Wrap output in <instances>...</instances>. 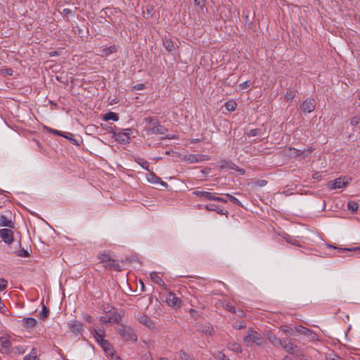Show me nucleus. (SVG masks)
Returning a JSON list of instances; mask_svg holds the SVG:
<instances>
[{
  "mask_svg": "<svg viewBox=\"0 0 360 360\" xmlns=\"http://www.w3.org/2000/svg\"><path fill=\"white\" fill-rule=\"evenodd\" d=\"M146 122L148 124L147 131L150 134H164L167 129L160 123L153 118L148 117L145 118Z\"/></svg>",
  "mask_w": 360,
  "mask_h": 360,
  "instance_id": "1",
  "label": "nucleus"
},
{
  "mask_svg": "<svg viewBox=\"0 0 360 360\" xmlns=\"http://www.w3.org/2000/svg\"><path fill=\"white\" fill-rule=\"evenodd\" d=\"M98 259L101 263L103 264L105 268L114 269L117 271H120L122 268L119 263L115 259H112L109 255L106 253H101L98 255Z\"/></svg>",
  "mask_w": 360,
  "mask_h": 360,
  "instance_id": "2",
  "label": "nucleus"
},
{
  "mask_svg": "<svg viewBox=\"0 0 360 360\" xmlns=\"http://www.w3.org/2000/svg\"><path fill=\"white\" fill-rule=\"evenodd\" d=\"M244 342L246 345H250L252 343L262 345L264 342V339L257 331L249 329L244 338Z\"/></svg>",
  "mask_w": 360,
  "mask_h": 360,
  "instance_id": "3",
  "label": "nucleus"
},
{
  "mask_svg": "<svg viewBox=\"0 0 360 360\" xmlns=\"http://www.w3.org/2000/svg\"><path fill=\"white\" fill-rule=\"evenodd\" d=\"M118 332L127 341L135 342L137 340L136 335L134 333L133 329L129 326L122 325L119 327Z\"/></svg>",
  "mask_w": 360,
  "mask_h": 360,
  "instance_id": "4",
  "label": "nucleus"
},
{
  "mask_svg": "<svg viewBox=\"0 0 360 360\" xmlns=\"http://www.w3.org/2000/svg\"><path fill=\"white\" fill-rule=\"evenodd\" d=\"M281 347H282L289 354H295L296 356L300 355V350L298 347L287 339L283 340Z\"/></svg>",
  "mask_w": 360,
  "mask_h": 360,
  "instance_id": "5",
  "label": "nucleus"
},
{
  "mask_svg": "<svg viewBox=\"0 0 360 360\" xmlns=\"http://www.w3.org/2000/svg\"><path fill=\"white\" fill-rule=\"evenodd\" d=\"M0 352L1 354H11V343L6 337H0Z\"/></svg>",
  "mask_w": 360,
  "mask_h": 360,
  "instance_id": "6",
  "label": "nucleus"
},
{
  "mask_svg": "<svg viewBox=\"0 0 360 360\" xmlns=\"http://www.w3.org/2000/svg\"><path fill=\"white\" fill-rule=\"evenodd\" d=\"M130 131L131 130L127 129H125V132L124 133H121V132H115V131H112V134H113V137L115 138V139L120 142V143H129V140H130Z\"/></svg>",
  "mask_w": 360,
  "mask_h": 360,
  "instance_id": "7",
  "label": "nucleus"
},
{
  "mask_svg": "<svg viewBox=\"0 0 360 360\" xmlns=\"http://www.w3.org/2000/svg\"><path fill=\"white\" fill-rule=\"evenodd\" d=\"M316 101L314 98L307 99L300 105V110L304 112L310 113L315 110Z\"/></svg>",
  "mask_w": 360,
  "mask_h": 360,
  "instance_id": "8",
  "label": "nucleus"
},
{
  "mask_svg": "<svg viewBox=\"0 0 360 360\" xmlns=\"http://www.w3.org/2000/svg\"><path fill=\"white\" fill-rule=\"evenodd\" d=\"M289 155L292 157H300L301 159H304L313 151V149L308 148L307 150H300L296 148H289Z\"/></svg>",
  "mask_w": 360,
  "mask_h": 360,
  "instance_id": "9",
  "label": "nucleus"
},
{
  "mask_svg": "<svg viewBox=\"0 0 360 360\" xmlns=\"http://www.w3.org/2000/svg\"><path fill=\"white\" fill-rule=\"evenodd\" d=\"M0 237L6 244H11L13 241V232L9 229H0Z\"/></svg>",
  "mask_w": 360,
  "mask_h": 360,
  "instance_id": "10",
  "label": "nucleus"
},
{
  "mask_svg": "<svg viewBox=\"0 0 360 360\" xmlns=\"http://www.w3.org/2000/svg\"><path fill=\"white\" fill-rule=\"evenodd\" d=\"M349 184L348 180L344 178H338L334 181H330L328 186L330 189L342 188Z\"/></svg>",
  "mask_w": 360,
  "mask_h": 360,
  "instance_id": "11",
  "label": "nucleus"
},
{
  "mask_svg": "<svg viewBox=\"0 0 360 360\" xmlns=\"http://www.w3.org/2000/svg\"><path fill=\"white\" fill-rule=\"evenodd\" d=\"M68 327L70 331L76 335L80 334L83 330V324L81 322L75 320L70 321L68 323Z\"/></svg>",
  "mask_w": 360,
  "mask_h": 360,
  "instance_id": "12",
  "label": "nucleus"
},
{
  "mask_svg": "<svg viewBox=\"0 0 360 360\" xmlns=\"http://www.w3.org/2000/svg\"><path fill=\"white\" fill-rule=\"evenodd\" d=\"M166 302L169 307H179L181 306V300L171 292L167 296Z\"/></svg>",
  "mask_w": 360,
  "mask_h": 360,
  "instance_id": "13",
  "label": "nucleus"
},
{
  "mask_svg": "<svg viewBox=\"0 0 360 360\" xmlns=\"http://www.w3.org/2000/svg\"><path fill=\"white\" fill-rule=\"evenodd\" d=\"M139 322L141 323H142L143 325L146 326V327H148V328L150 329H153L155 328V324L152 321V320L148 317L146 315H141L139 318Z\"/></svg>",
  "mask_w": 360,
  "mask_h": 360,
  "instance_id": "14",
  "label": "nucleus"
},
{
  "mask_svg": "<svg viewBox=\"0 0 360 360\" xmlns=\"http://www.w3.org/2000/svg\"><path fill=\"white\" fill-rule=\"evenodd\" d=\"M266 336L270 342L275 347H280L283 340L277 338L274 334L271 332H267Z\"/></svg>",
  "mask_w": 360,
  "mask_h": 360,
  "instance_id": "15",
  "label": "nucleus"
},
{
  "mask_svg": "<svg viewBox=\"0 0 360 360\" xmlns=\"http://www.w3.org/2000/svg\"><path fill=\"white\" fill-rule=\"evenodd\" d=\"M193 194L207 200H212L214 199V194L207 191H195L193 192Z\"/></svg>",
  "mask_w": 360,
  "mask_h": 360,
  "instance_id": "16",
  "label": "nucleus"
},
{
  "mask_svg": "<svg viewBox=\"0 0 360 360\" xmlns=\"http://www.w3.org/2000/svg\"><path fill=\"white\" fill-rule=\"evenodd\" d=\"M205 209L208 211H215L221 215L227 213V212H224L223 208H221L219 206H217L216 205H214V204L207 205L205 206Z\"/></svg>",
  "mask_w": 360,
  "mask_h": 360,
  "instance_id": "17",
  "label": "nucleus"
},
{
  "mask_svg": "<svg viewBox=\"0 0 360 360\" xmlns=\"http://www.w3.org/2000/svg\"><path fill=\"white\" fill-rule=\"evenodd\" d=\"M0 226H7L9 228H14V224L13 222L8 219L7 217L4 215L0 216Z\"/></svg>",
  "mask_w": 360,
  "mask_h": 360,
  "instance_id": "18",
  "label": "nucleus"
},
{
  "mask_svg": "<svg viewBox=\"0 0 360 360\" xmlns=\"http://www.w3.org/2000/svg\"><path fill=\"white\" fill-rule=\"evenodd\" d=\"M23 325L27 328H31L36 326L37 321L34 318L28 317L22 319Z\"/></svg>",
  "mask_w": 360,
  "mask_h": 360,
  "instance_id": "19",
  "label": "nucleus"
},
{
  "mask_svg": "<svg viewBox=\"0 0 360 360\" xmlns=\"http://www.w3.org/2000/svg\"><path fill=\"white\" fill-rule=\"evenodd\" d=\"M150 279L153 282L155 283H157L160 285L163 286L165 285V282L159 276L158 274L156 272H152L150 273Z\"/></svg>",
  "mask_w": 360,
  "mask_h": 360,
  "instance_id": "20",
  "label": "nucleus"
},
{
  "mask_svg": "<svg viewBox=\"0 0 360 360\" xmlns=\"http://www.w3.org/2000/svg\"><path fill=\"white\" fill-rule=\"evenodd\" d=\"M296 330L299 333L303 334L306 336H311L313 338L315 336V334L313 333L311 330H310L309 329H308L305 327L299 326V327L296 328Z\"/></svg>",
  "mask_w": 360,
  "mask_h": 360,
  "instance_id": "21",
  "label": "nucleus"
},
{
  "mask_svg": "<svg viewBox=\"0 0 360 360\" xmlns=\"http://www.w3.org/2000/svg\"><path fill=\"white\" fill-rule=\"evenodd\" d=\"M163 44L165 49L169 52H172L175 49L173 41L169 39L165 38L163 40Z\"/></svg>",
  "mask_w": 360,
  "mask_h": 360,
  "instance_id": "22",
  "label": "nucleus"
},
{
  "mask_svg": "<svg viewBox=\"0 0 360 360\" xmlns=\"http://www.w3.org/2000/svg\"><path fill=\"white\" fill-rule=\"evenodd\" d=\"M202 333L205 334H207L209 335H212L214 334V328L210 324L205 325L201 326L199 329Z\"/></svg>",
  "mask_w": 360,
  "mask_h": 360,
  "instance_id": "23",
  "label": "nucleus"
},
{
  "mask_svg": "<svg viewBox=\"0 0 360 360\" xmlns=\"http://www.w3.org/2000/svg\"><path fill=\"white\" fill-rule=\"evenodd\" d=\"M228 348L236 352V353H240L241 352V347L240 345L238 343V342H230L229 344H228Z\"/></svg>",
  "mask_w": 360,
  "mask_h": 360,
  "instance_id": "24",
  "label": "nucleus"
},
{
  "mask_svg": "<svg viewBox=\"0 0 360 360\" xmlns=\"http://www.w3.org/2000/svg\"><path fill=\"white\" fill-rule=\"evenodd\" d=\"M100 346L103 349L105 353L108 354H112V349L110 344L107 341L104 340L101 342Z\"/></svg>",
  "mask_w": 360,
  "mask_h": 360,
  "instance_id": "25",
  "label": "nucleus"
},
{
  "mask_svg": "<svg viewBox=\"0 0 360 360\" xmlns=\"http://www.w3.org/2000/svg\"><path fill=\"white\" fill-rule=\"evenodd\" d=\"M103 120L105 121H108V120L117 121L119 120V116L115 112H108L104 115Z\"/></svg>",
  "mask_w": 360,
  "mask_h": 360,
  "instance_id": "26",
  "label": "nucleus"
},
{
  "mask_svg": "<svg viewBox=\"0 0 360 360\" xmlns=\"http://www.w3.org/2000/svg\"><path fill=\"white\" fill-rule=\"evenodd\" d=\"M347 208L349 210L352 211L353 213L357 212L359 209V204L355 201H349L347 203Z\"/></svg>",
  "mask_w": 360,
  "mask_h": 360,
  "instance_id": "27",
  "label": "nucleus"
},
{
  "mask_svg": "<svg viewBox=\"0 0 360 360\" xmlns=\"http://www.w3.org/2000/svg\"><path fill=\"white\" fill-rule=\"evenodd\" d=\"M120 321V317H107V316H101V321L102 323H112V322H118Z\"/></svg>",
  "mask_w": 360,
  "mask_h": 360,
  "instance_id": "28",
  "label": "nucleus"
},
{
  "mask_svg": "<svg viewBox=\"0 0 360 360\" xmlns=\"http://www.w3.org/2000/svg\"><path fill=\"white\" fill-rule=\"evenodd\" d=\"M25 352V349L20 345L11 348V353H13L15 354H22Z\"/></svg>",
  "mask_w": 360,
  "mask_h": 360,
  "instance_id": "29",
  "label": "nucleus"
},
{
  "mask_svg": "<svg viewBox=\"0 0 360 360\" xmlns=\"http://www.w3.org/2000/svg\"><path fill=\"white\" fill-rule=\"evenodd\" d=\"M236 165L231 162V161L224 160L221 162L220 167L221 168H229V169H235Z\"/></svg>",
  "mask_w": 360,
  "mask_h": 360,
  "instance_id": "30",
  "label": "nucleus"
},
{
  "mask_svg": "<svg viewBox=\"0 0 360 360\" xmlns=\"http://www.w3.org/2000/svg\"><path fill=\"white\" fill-rule=\"evenodd\" d=\"M225 108L229 111H233L236 108V103L234 101H229L225 103Z\"/></svg>",
  "mask_w": 360,
  "mask_h": 360,
  "instance_id": "31",
  "label": "nucleus"
},
{
  "mask_svg": "<svg viewBox=\"0 0 360 360\" xmlns=\"http://www.w3.org/2000/svg\"><path fill=\"white\" fill-rule=\"evenodd\" d=\"M92 333H93L94 337L95 338L96 340L97 341L98 343H99V345H101V342H102L103 341L105 340L103 339V335L102 333H100L99 332H98L96 330H94L92 332Z\"/></svg>",
  "mask_w": 360,
  "mask_h": 360,
  "instance_id": "32",
  "label": "nucleus"
},
{
  "mask_svg": "<svg viewBox=\"0 0 360 360\" xmlns=\"http://www.w3.org/2000/svg\"><path fill=\"white\" fill-rule=\"evenodd\" d=\"M149 181L152 183H160L162 185L165 186L167 185L166 183L161 181V179L156 176L153 173L150 174V178L148 179Z\"/></svg>",
  "mask_w": 360,
  "mask_h": 360,
  "instance_id": "33",
  "label": "nucleus"
},
{
  "mask_svg": "<svg viewBox=\"0 0 360 360\" xmlns=\"http://www.w3.org/2000/svg\"><path fill=\"white\" fill-rule=\"evenodd\" d=\"M18 257H29V253L24 248H20V249L14 252Z\"/></svg>",
  "mask_w": 360,
  "mask_h": 360,
  "instance_id": "34",
  "label": "nucleus"
},
{
  "mask_svg": "<svg viewBox=\"0 0 360 360\" xmlns=\"http://www.w3.org/2000/svg\"><path fill=\"white\" fill-rule=\"evenodd\" d=\"M136 162L140 165L143 169H145L147 171H150L149 169V164L148 162V161H146V160L144 159H141V158H139L137 160H136Z\"/></svg>",
  "mask_w": 360,
  "mask_h": 360,
  "instance_id": "35",
  "label": "nucleus"
},
{
  "mask_svg": "<svg viewBox=\"0 0 360 360\" xmlns=\"http://www.w3.org/2000/svg\"><path fill=\"white\" fill-rule=\"evenodd\" d=\"M24 360H38L36 350L33 349L30 354L25 356Z\"/></svg>",
  "mask_w": 360,
  "mask_h": 360,
  "instance_id": "36",
  "label": "nucleus"
},
{
  "mask_svg": "<svg viewBox=\"0 0 360 360\" xmlns=\"http://www.w3.org/2000/svg\"><path fill=\"white\" fill-rule=\"evenodd\" d=\"M225 195L233 203H234L237 205H239V206H242L240 201L239 200H238L236 198H235L234 196H233L232 195L226 193V194H225Z\"/></svg>",
  "mask_w": 360,
  "mask_h": 360,
  "instance_id": "37",
  "label": "nucleus"
},
{
  "mask_svg": "<svg viewBox=\"0 0 360 360\" xmlns=\"http://www.w3.org/2000/svg\"><path fill=\"white\" fill-rule=\"evenodd\" d=\"M116 50H117V49H116L115 46H110V47H108V48H105V49H103V53L104 55L108 56V55H109V54H111V53H112L115 52V51H116Z\"/></svg>",
  "mask_w": 360,
  "mask_h": 360,
  "instance_id": "38",
  "label": "nucleus"
},
{
  "mask_svg": "<svg viewBox=\"0 0 360 360\" xmlns=\"http://www.w3.org/2000/svg\"><path fill=\"white\" fill-rule=\"evenodd\" d=\"M359 124H360V116L359 115L354 116L350 119V124L352 127H355Z\"/></svg>",
  "mask_w": 360,
  "mask_h": 360,
  "instance_id": "39",
  "label": "nucleus"
},
{
  "mask_svg": "<svg viewBox=\"0 0 360 360\" xmlns=\"http://www.w3.org/2000/svg\"><path fill=\"white\" fill-rule=\"evenodd\" d=\"M295 91H292V90H288L285 95V98L288 101L289 100H292L295 98Z\"/></svg>",
  "mask_w": 360,
  "mask_h": 360,
  "instance_id": "40",
  "label": "nucleus"
},
{
  "mask_svg": "<svg viewBox=\"0 0 360 360\" xmlns=\"http://www.w3.org/2000/svg\"><path fill=\"white\" fill-rule=\"evenodd\" d=\"M39 315L41 319H44L47 318L49 315V309L45 306H43L42 310L40 312Z\"/></svg>",
  "mask_w": 360,
  "mask_h": 360,
  "instance_id": "41",
  "label": "nucleus"
},
{
  "mask_svg": "<svg viewBox=\"0 0 360 360\" xmlns=\"http://www.w3.org/2000/svg\"><path fill=\"white\" fill-rule=\"evenodd\" d=\"M179 359L180 360H191L190 356L184 350H180Z\"/></svg>",
  "mask_w": 360,
  "mask_h": 360,
  "instance_id": "42",
  "label": "nucleus"
},
{
  "mask_svg": "<svg viewBox=\"0 0 360 360\" xmlns=\"http://www.w3.org/2000/svg\"><path fill=\"white\" fill-rule=\"evenodd\" d=\"M223 307L225 309H226L227 311H229L231 313H234V314L236 313L235 307L233 306H232L231 304H230L229 303H226Z\"/></svg>",
  "mask_w": 360,
  "mask_h": 360,
  "instance_id": "43",
  "label": "nucleus"
},
{
  "mask_svg": "<svg viewBox=\"0 0 360 360\" xmlns=\"http://www.w3.org/2000/svg\"><path fill=\"white\" fill-rule=\"evenodd\" d=\"M46 130L49 132V133H51V134H56V135H58V136H64V133L60 131H58L56 129H51L49 127H46Z\"/></svg>",
  "mask_w": 360,
  "mask_h": 360,
  "instance_id": "44",
  "label": "nucleus"
},
{
  "mask_svg": "<svg viewBox=\"0 0 360 360\" xmlns=\"http://www.w3.org/2000/svg\"><path fill=\"white\" fill-rule=\"evenodd\" d=\"M8 282L4 278H0V290H4L7 287Z\"/></svg>",
  "mask_w": 360,
  "mask_h": 360,
  "instance_id": "45",
  "label": "nucleus"
},
{
  "mask_svg": "<svg viewBox=\"0 0 360 360\" xmlns=\"http://www.w3.org/2000/svg\"><path fill=\"white\" fill-rule=\"evenodd\" d=\"M259 129H251L249 131V132L248 133V136H256L259 134Z\"/></svg>",
  "mask_w": 360,
  "mask_h": 360,
  "instance_id": "46",
  "label": "nucleus"
},
{
  "mask_svg": "<svg viewBox=\"0 0 360 360\" xmlns=\"http://www.w3.org/2000/svg\"><path fill=\"white\" fill-rule=\"evenodd\" d=\"M215 358L217 360H229L224 354L219 352Z\"/></svg>",
  "mask_w": 360,
  "mask_h": 360,
  "instance_id": "47",
  "label": "nucleus"
},
{
  "mask_svg": "<svg viewBox=\"0 0 360 360\" xmlns=\"http://www.w3.org/2000/svg\"><path fill=\"white\" fill-rule=\"evenodd\" d=\"M330 248H333L334 249H338L340 252H345V251H352V250H355L356 249H358L357 248H352V249H349V248H336V247H334V246H332V245H329Z\"/></svg>",
  "mask_w": 360,
  "mask_h": 360,
  "instance_id": "48",
  "label": "nucleus"
},
{
  "mask_svg": "<svg viewBox=\"0 0 360 360\" xmlns=\"http://www.w3.org/2000/svg\"><path fill=\"white\" fill-rule=\"evenodd\" d=\"M251 84V82L250 81H245L240 84V87L242 89H245L248 88Z\"/></svg>",
  "mask_w": 360,
  "mask_h": 360,
  "instance_id": "49",
  "label": "nucleus"
},
{
  "mask_svg": "<svg viewBox=\"0 0 360 360\" xmlns=\"http://www.w3.org/2000/svg\"><path fill=\"white\" fill-rule=\"evenodd\" d=\"M194 4L202 8L204 6V0H193Z\"/></svg>",
  "mask_w": 360,
  "mask_h": 360,
  "instance_id": "50",
  "label": "nucleus"
},
{
  "mask_svg": "<svg viewBox=\"0 0 360 360\" xmlns=\"http://www.w3.org/2000/svg\"><path fill=\"white\" fill-rule=\"evenodd\" d=\"M212 200L220 202H224V203H226L227 202V200L226 199H224L223 198L215 196L214 195V199H212Z\"/></svg>",
  "mask_w": 360,
  "mask_h": 360,
  "instance_id": "51",
  "label": "nucleus"
},
{
  "mask_svg": "<svg viewBox=\"0 0 360 360\" xmlns=\"http://www.w3.org/2000/svg\"><path fill=\"white\" fill-rule=\"evenodd\" d=\"M327 360H342L341 357L337 356V355H331L327 356Z\"/></svg>",
  "mask_w": 360,
  "mask_h": 360,
  "instance_id": "52",
  "label": "nucleus"
},
{
  "mask_svg": "<svg viewBox=\"0 0 360 360\" xmlns=\"http://www.w3.org/2000/svg\"><path fill=\"white\" fill-rule=\"evenodd\" d=\"M134 89H136V90H142L143 89H145V84H136L134 86Z\"/></svg>",
  "mask_w": 360,
  "mask_h": 360,
  "instance_id": "53",
  "label": "nucleus"
},
{
  "mask_svg": "<svg viewBox=\"0 0 360 360\" xmlns=\"http://www.w3.org/2000/svg\"><path fill=\"white\" fill-rule=\"evenodd\" d=\"M84 319L88 321L89 323H92L93 322V318L91 317V316L89 315V314H86L84 316Z\"/></svg>",
  "mask_w": 360,
  "mask_h": 360,
  "instance_id": "54",
  "label": "nucleus"
},
{
  "mask_svg": "<svg viewBox=\"0 0 360 360\" xmlns=\"http://www.w3.org/2000/svg\"><path fill=\"white\" fill-rule=\"evenodd\" d=\"M234 327L238 328V329H241V328H245V325L243 322H241V323H239V324L236 323L234 325Z\"/></svg>",
  "mask_w": 360,
  "mask_h": 360,
  "instance_id": "55",
  "label": "nucleus"
},
{
  "mask_svg": "<svg viewBox=\"0 0 360 360\" xmlns=\"http://www.w3.org/2000/svg\"><path fill=\"white\" fill-rule=\"evenodd\" d=\"M321 175L319 172H316L313 174V178L316 180H320Z\"/></svg>",
  "mask_w": 360,
  "mask_h": 360,
  "instance_id": "56",
  "label": "nucleus"
},
{
  "mask_svg": "<svg viewBox=\"0 0 360 360\" xmlns=\"http://www.w3.org/2000/svg\"><path fill=\"white\" fill-rule=\"evenodd\" d=\"M190 314L193 316V317H197L198 315V312L197 311H195V309H191L190 310Z\"/></svg>",
  "mask_w": 360,
  "mask_h": 360,
  "instance_id": "57",
  "label": "nucleus"
},
{
  "mask_svg": "<svg viewBox=\"0 0 360 360\" xmlns=\"http://www.w3.org/2000/svg\"><path fill=\"white\" fill-rule=\"evenodd\" d=\"M165 139H178V136L174 134H168L166 136Z\"/></svg>",
  "mask_w": 360,
  "mask_h": 360,
  "instance_id": "58",
  "label": "nucleus"
},
{
  "mask_svg": "<svg viewBox=\"0 0 360 360\" xmlns=\"http://www.w3.org/2000/svg\"><path fill=\"white\" fill-rule=\"evenodd\" d=\"M141 360H153V359L151 358L150 354H146L142 356Z\"/></svg>",
  "mask_w": 360,
  "mask_h": 360,
  "instance_id": "59",
  "label": "nucleus"
},
{
  "mask_svg": "<svg viewBox=\"0 0 360 360\" xmlns=\"http://www.w3.org/2000/svg\"><path fill=\"white\" fill-rule=\"evenodd\" d=\"M72 136V135L71 134H66L64 133V136H62L65 138V139H69L70 141V139H72V137H71Z\"/></svg>",
  "mask_w": 360,
  "mask_h": 360,
  "instance_id": "60",
  "label": "nucleus"
},
{
  "mask_svg": "<svg viewBox=\"0 0 360 360\" xmlns=\"http://www.w3.org/2000/svg\"><path fill=\"white\" fill-rule=\"evenodd\" d=\"M6 73L8 75H13V70L11 69V68H8L6 70Z\"/></svg>",
  "mask_w": 360,
  "mask_h": 360,
  "instance_id": "61",
  "label": "nucleus"
},
{
  "mask_svg": "<svg viewBox=\"0 0 360 360\" xmlns=\"http://www.w3.org/2000/svg\"><path fill=\"white\" fill-rule=\"evenodd\" d=\"M63 13H64L65 15H68V14H70V13H72V11H71L70 9H69V8H65V9L63 10Z\"/></svg>",
  "mask_w": 360,
  "mask_h": 360,
  "instance_id": "62",
  "label": "nucleus"
},
{
  "mask_svg": "<svg viewBox=\"0 0 360 360\" xmlns=\"http://www.w3.org/2000/svg\"><path fill=\"white\" fill-rule=\"evenodd\" d=\"M237 313H238V315L240 317L245 316V312L243 311L242 310H238Z\"/></svg>",
  "mask_w": 360,
  "mask_h": 360,
  "instance_id": "63",
  "label": "nucleus"
},
{
  "mask_svg": "<svg viewBox=\"0 0 360 360\" xmlns=\"http://www.w3.org/2000/svg\"><path fill=\"white\" fill-rule=\"evenodd\" d=\"M266 184V181H264V180H262V181H259V185L260 186H265Z\"/></svg>",
  "mask_w": 360,
  "mask_h": 360,
  "instance_id": "64",
  "label": "nucleus"
}]
</instances>
